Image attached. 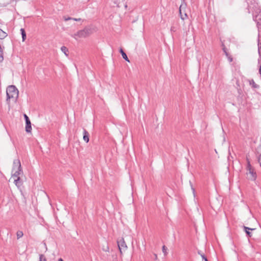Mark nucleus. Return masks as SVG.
<instances>
[{
    "label": "nucleus",
    "instance_id": "nucleus-1",
    "mask_svg": "<svg viewBox=\"0 0 261 261\" xmlns=\"http://www.w3.org/2000/svg\"><path fill=\"white\" fill-rule=\"evenodd\" d=\"M93 33V30L91 28L85 27L83 30H80L74 34L71 35V36L75 39L77 40L79 38H85Z\"/></svg>",
    "mask_w": 261,
    "mask_h": 261
},
{
    "label": "nucleus",
    "instance_id": "nucleus-2",
    "mask_svg": "<svg viewBox=\"0 0 261 261\" xmlns=\"http://www.w3.org/2000/svg\"><path fill=\"white\" fill-rule=\"evenodd\" d=\"M23 174L21 163L18 159L14 160L13 164L12 176L13 177H20Z\"/></svg>",
    "mask_w": 261,
    "mask_h": 261
},
{
    "label": "nucleus",
    "instance_id": "nucleus-3",
    "mask_svg": "<svg viewBox=\"0 0 261 261\" xmlns=\"http://www.w3.org/2000/svg\"><path fill=\"white\" fill-rule=\"evenodd\" d=\"M7 101L11 98H14L15 100L18 97V90L15 86L10 85L7 88Z\"/></svg>",
    "mask_w": 261,
    "mask_h": 261
},
{
    "label": "nucleus",
    "instance_id": "nucleus-4",
    "mask_svg": "<svg viewBox=\"0 0 261 261\" xmlns=\"http://www.w3.org/2000/svg\"><path fill=\"white\" fill-rule=\"evenodd\" d=\"M247 165L246 167V174L248 179L254 181L256 179L257 174L254 169L251 166L249 159L247 158Z\"/></svg>",
    "mask_w": 261,
    "mask_h": 261
},
{
    "label": "nucleus",
    "instance_id": "nucleus-5",
    "mask_svg": "<svg viewBox=\"0 0 261 261\" xmlns=\"http://www.w3.org/2000/svg\"><path fill=\"white\" fill-rule=\"evenodd\" d=\"M117 244L119 247V249L121 254H122V250H126L127 248V245L123 238L120 239L119 241H117Z\"/></svg>",
    "mask_w": 261,
    "mask_h": 261
},
{
    "label": "nucleus",
    "instance_id": "nucleus-6",
    "mask_svg": "<svg viewBox=\"0 0 261 261\" xmlns=\"http://www.w3.org/2000/svg\"><path fill=\"white\" fill-rule=\"evenodd\" d=\"M24 118L25 121V131L27 133H31L32 130L31 122L29 117L24 114Z\"/></svg>",
    "mask_w": 261,
    "mask_h": 261
},
{
    "label": "nucleus",
    "instance_id": "nucleus-7",
    "mask_svg": "<svg viewBox=\"0 0 261 261\" xmlns=\"http://www.w3.org/2000/svg\"><path fill=\"white\" fill-rule=\"evenodd\" d=\"M89 133L84 128L83 130V140L86 142L88 143L89 141Z\"/></svg>",
    "mask_w": 261,
    "mask_h": 261
},
{
    "label": "nucleus",
    "instance_id": "nucleus-8",
    "mask_svg": "<svg viewBox=\"0 0 261 261\" xmlns=\"http://www.w3.org/2000/svg\"><path fill=\"white\" fill-rule=\"evenodd\" d=\"M243 228H244V230L245 232H246V234L247 235V236L249 237H251L252 236V233L249 231V230H253L255 229L251 228H249V227H248L245 226H244Z\"/></svg>",
    "mask_w": 261,
    "mask_h": 261
},
{
    "label": "nucleus",
    "instance_id": "nucleus-9",
    "mask_svg": "<svg viewBox=\"0 0 261 261\" xmlns=\"http://www.w3.org/2000/svg\"><path fill=\"white\" fill-rule=\"evenodd\" d=\"M120 53H121L123 58L127 62H129V60L126 55V54L124 52L122 48L120 49Z\"/></svg>",
    "mask_w": 261,
    "mask_h": 261
},
{
    "label": "nucleus",
    "instance_id": "nucleus-10",
    "mask_svg": "<svg viewBox=\"0 0 261 261\" xmlns=\"http://www.w3.org/2000/svg\"><path fill=\"white\" fill-rule=\"evenodd\" d=\"M15 178L14 179V184H15V185L19 187H20L21 185H22V183L20 181V177H15Z\"/></svg>",
    "mask_w": 261,
    "mask_h": 261
},
{
    "label": "nucleus",
    "instance_id": "nucleus-11",
    "mask_svg": "<svg viewBox=\"0 0 261 261\" xmlns=\"http://www.w3.org/2000/svg\"><path fill=\"white\" fill-rule=\"evenodd\" d=\"M7 36V34L0 29V39H3Z\"/></svg>",
    "mask_w": 261,
    "mask_h": 261
},
{
    "label": "nucleus",
    "instance_id": "nucleus-12",
    "mask_svg": "<svg viewBox=\"0 0 261 261\" xmlns=\"http://www.w3.org/2000/svg\"><path fill=\"white\" fill-rule=\"evenodd\" d=\"M61 50L66 55V56H68V49L66 47L64 46H62L61 48Z\"/></svg>",
    "mask_w": 261,
    "mask_h": 261
},
{
    "label": "nucleus",
    "instance_id": "nucleus-13",
    "mask_svg": "<svg viewBox=\"0 0 261 261\" xmlns=\"http://www.w3.org/2000/svg\"><path fill=\"white\" fill-rule=\"evenodd\" d=\"M20 32L22 35V41H24L26 39V34L24 29L21 28L20 29Z\"/></svg>",
    "mask_w": 261,
    "mask_h": 261
},
{
    "label": "nucleus",
    "instance_id": "nucleus-14",
    "mask_svg": "<svg viewBox=\"0 0 261 261\" xmlns=\"http://www.w3.org/2000/svg\"><path fill=\"white\" fill-rule=\"evenodd\" d=\"M250 85H251L253 88H258L259 86L255 84L253 80H251L249 81Z\"/></svg>",
    "mask_w": 261,
    "mask_h": 261
},
{
    "label": "nucleus",
    "instance_id": "nucleus-15",
    "mask_svg": "<svg viewBox=\"0 0 261 261\" xmlns=\"http://www.w3.org/2000/svg\"><path fill=\"white\" fill-rule=\"evenodd\" d=\"M182 5H181L179 7V14H180V18L182 19V20H184L186 17H187V15L186 13H185L184 14V15H183V14H182V13H181V8L182 7Z\"/></svg>",
    "mask_w": 261,
    "mask_h": 261
},
{
    "label": "nucleus",
    "instance_id": "nucleus-16",
    "mask_svg": "<svg viewBox=\"0 0 261 261\" xmlns=\"http://www.w3.org/2000/svg\"><path fill=\"white\" fill-rule=\"evenodd\" d=\"M64 19L65 21H67V20H73L74 21H79L81 20V18H71L70 17H64Z\"/></svg>",
    "mask_w": 261,
    "mask_h": 261
},
{
    "label": "nucleus",
    "instance_id": "nucleus-17",
    "mask_svg": "<svg viewBox=\"0 0 261 261\" xmlns=\"http://www.w3.org/2000/svg\"><path fill=\"white\" fill-rule=\"evenodd\" d=\"M16 235H17V239H19L23 236V233L22 231L18 230V231H17V232L16 233Z\"/></svg>",
    "mask_w": 261,
    "mask_h": 261
},
{
    "label": "nucleus",
    "instance_id": "nucleus-18",
    "mask_svg": "<svg viewBox=\"0 0 261 261\" xmlns=\"http://www.w3.org/2000/svg\"><path fill=\"white\" fill-rule=\"evenodd\" d=\"M39 259L41 261H46V259L43 254L39 255Z\"/></svg>",
    "mask_w": 261,
    "mask_h": 261
},
{
    "label": "nucleus",
    "instance_id": "nucleus-19",
    "mask_svg": "<svg viewBox=\"0 0 261 261\" xmlns=\"http://www.w3.org/2000/svg\"><path fill=\"white\" fill-rule=\"evenodd\" d=\"M201 256L204 261H208L207 258L204 254H201Z\"/></svg>",
    "mask_w": 261,
    "mask_h": 261
},
{
    "label": "nucleus",
    "instance_id": "nucleus-20",
    "mask_svg": "<svg viewBox=\"0 0 261 261\" xmlns=\"http://www.w3.org/2000/svg\"><path fill=\"white\" fill-rule=\"evenodd\" d=\"M0 58H1V62H2L4 60L3 51L0 52Z\"/></svg>",
    "mask_w": 261,
    "mask_h": 261
},
{
    "label": "nucleus",
    "instance_id": "nucleus-21",
    "mask_svg": "<svg viewBox=\"0 0 261 261\" xmlns=\"http://www.w3.org/2000/svg\"><path fill=\"white\" fill-rule=\"evenodd\" d=\"M162 249H163V252L165 254L166 253V249H167V248L166 247V246H163V247H162Z\"/></svg>",
    "mask_w": 261,
    "mask_h": 261
},
{
    "label": "nucleus",
    "instance_id": "nucleus-22",
    "mask_svg": "<svg viewBox=\"0 0 261 261\" xmlns=\"http://www.w3.org/2000/svg\"><path fill=\"white\" fill-rule=\"evenodd\" d=\"M190 185H191V189L193 191V194H195V189L193 187L192 184H191V181H190Z\"/></svg>",
    "mask_w": 261,
    "mask_h": 261
},
{
    "label": "nucleus",
    "instance_id": "nucleus-23",
    "mask_svg": "<svg viewBox=\"0 0 261 261\" xmlns=\"http://www.w3.org/2000/svg\"><path fill=\"white\" fill-rule=\"evenodd\" d=\"M223 50H224V51L225 52L226 56H227V57H228V53L226 52V51L225 50V48H223Z\"/></svg>",
    "mask_w": 261,
    "mask_h": 261
},
{
    "label": "nucleus",
    "instance_id": "nucleus-24",
    "mask_svg": "<svg viewBox=\"0 0 261 261\" xmlns=\"http://www.w3.org/2000/svg\"><path fill=\"white\" fill-rule=\"evenodd\" d=\"M228 58L230 62L232 61V58L231 57H228Z\"/></svg>",
    "mask_w": 261,
    "mask_h": 261
},
{
    "label": "nucleus",
    "instance_id": "nucleus-25",
    "mask_svg": "<svg viewBox=\"0 0 261 261\" xmlns=\"http://www.w3.org/2000/svg\"><path fill=\"white\" fill-rule=\"evenodd\" d=\"M104 250L105 251H109V247L107 246V248H105V249H104Z\"/></svg>",
    "mask_w": 261,
    "mask_h": 261
},
{
    "label": "nucleus",
    "instance_id": "nucleus-26",
    "mask_svg": "<svg viewBox=\"0 0 261 261\" xmlns=\"http://www.w3.org/2000/svg\"><path fill=\"white\" fill-rule=\"evenodd\" d=\"M58 261H64L63 259L61 258H60Z\"/></svg>",
    "mask_w": 261,
    "mask_h": 261
},
{
    "label": "nucleus",
    "instance_id": "nucleus-27",
    "mask_svg": "<svg viewBox=\"0 0 261 261\" xmlns=\"http://www.w3.org/2000/svg\"><path fill=\"white\" fill-rule=\"evenodd\" d=\"M198 254H200L201 255V254H203L202 253H201V251H199L198 252Z\"/></svg>",
    "mask_w": 261,
    "mask_h": 261
},
{
    "label": "nucleus",
    "instance_id": "nucleus-28",
    "mask_svg": "<svg viewBox=\"0 0 261 261\" xmlns=\"http://www.w3.org/2000/svg\"><path fill=\"white\" fill-rule=\"evenodd\" d=\"M154 256H154V258H156V257H157V255H156V254H154Z\"/></svg>",
    "mask_w": 261,
    "mask_h": 261
},
{
    "label": "nucleus",
    "instance_id": "nucleus-29",
    "mask_svg": "<svg viewBox=\"0 0 261 261\" xmlns=\"http://www.w3.org/2000/svg\"><path fill=\"white\" fill-rule=\"evenodd\" d=\"M154 256H154V258H156V257H157V255H156V254H154Z\"/></svg>",
    "mask_w": 261,
    "mask_h": 261
}]
</instances>
